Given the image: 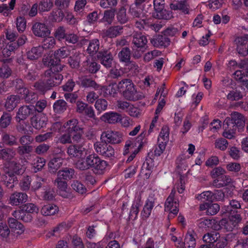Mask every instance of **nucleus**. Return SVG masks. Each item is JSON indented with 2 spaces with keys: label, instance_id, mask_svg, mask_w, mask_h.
I'll return each mask as SVG.
<instances>
[{
  "label": "nucleus",
  "instance_id": "1",
  "mask_svg": "<svg viewBox=\"0 0 248 248\" xmlns=\"http://www.w3.org/2000/svg\"><path fill=\"white\" fill-rule=\"evenodd\" d=\"M43 63L45 65L49 67L44 73L46 80L47 84L52 88L60 85L63 79V76L59 73L61 72L65 65H57L56 62H52L51 64L48 63L46 59L43 60Z\"/></svg>",
  "mask_w": 248,
  "mask_h": 248
},
{
  "label": "nucleus",
  "instance_id": "2",
  "mask_svg": "<svg viewBox=\"0 0 248 248\" xmlns=\"http://www.w3.org/2000/svg\"><path fill=\"white\" fill-rule=\"evenodd\" d=\"M78 121L77 119H71L67 121L63 125L68 132L72 136L73 142L78 143L81 140L84 133L83 129L78 124Z\"/></svg>",
  "mask_w": 248,
  "mask_h": 248
},
{
  "label": "nucleus",
  "instance_id": "3",
  "mask_svg": "<svg viewBox=\"0 0 248 248\" xmlns=\"http://www.w3.org/2000/svg\"><path fill=\"white\" fill-rule=\"evenodd\" d=\"M223 123L240 131L245 125V118L241 113L234 111L225 118Z\"/></svg>",
  "mask_w": 248,
  "mask_h": 248
},
{
  "label": "nucleus",
  "instance_id": "4",
  "mask_svg": "<svg viewBox=\"0 0 248 248\" xmlns=\"http://www.w3.org/2000/svg\"><path fill=\"white\" fill-rule=\"evenodd\" d=\"M166 145L167 144L162 141H157V145L155 146L154 151H151L148 154L145 161L144 162V166H146L147 170H151L154 169L155 165L154 161L155 157H158L163 153Z\"/></svg>",
  "mask_w": 248,
  "mask_h": 248
},
{
  "label": "nucleus",
  "instance_id": "5",
  "mask_svg": "<svg viewBox=\"0 0 248 248\" xmlns=\"http://www.w3.org/2000/svg\"><path fill=\"white\" fill-rule=\"evenodd\" d=\"M90 169L96 175H102L104 173L108 165L107 161L100 158L96 154H90Z\"/></svg>",
  "mask_w": 248,
  "mask_h": 248
},
{
  "label": "nucleus",
  "instance_id": "6",
  "mask_svg": "<svg viewBox=\"0 0 248 248\" xmlns=\"http://www.w3.org/2000/svg\"><path fill=\"white\" fill-rule=\"evenodd\" d=\"M230 214L229 221L225 218L220 220V224L221 225L222 228H224L228 232L232 231L235 226L242 220L240 215L238 214L237 211H234Z\"/></svg>",
  "mask_w": 248,
  "mask_h": 248
},
{
  "label": "nucleus",
  "instance_id": "7",
  "mask_svg": "<svg viewBox=\"0 0 248 248\" xmlns=\"http://www.w3.org/2000/svg\"><path fill=\"white\" fill-rule=\"evenodd\" d=\"M101 140L108 144H119L122 141L123 135L118 131L108 130L102 133Z\"/></svg>",
  "mask_w": 248,
  "mask_h": 248
},
{
  "label": "nucleus",
  "instance_id": "8",
  "mask_svg": "<svg viewBox=\"0 0 248 248\" xmlns=\"http://www.w3.org/2000/svg\"><path fill=\"white\" fill-rule=\"evenodd\" d=\"M94 147L98 154L105 157H110L114 155L113 148L106 142L102 141L97 142L94 143Z\"/></svg>",
  "mask_w": 248,
  "mask_h": 248
},
{
  "label": "nucleus",
  "instance_id": "9",
  "mask_svg": "<svg viewBox=\"0 0 248 248\" xmlns=\"http://www.w3.org/2000/svg\"><path fill=\"white\" fill-rule=\"evenodd\" d=\"M97 58L100 63L106 68L112 67L113 57L109 49H103L97 54Z\"/></svg>",
  "mask_w": 248,
  "mask_h": 248
},
{
  "label": "nucleus",
  "instance_id": "10",
  "mask_svg": "<svg viewBox=\"0 0 248 248\" xmlns=\"http://www.w3.org/2000/svg\"><path fill=\"white\" fill-rule=\"evenodd\" d=\"M35 113V106L33 105H23L20 107L16 113V120H25Z\"/></svg>",
  "mask_w": 248,
  "mask_h": 248
},
{
  "label": "nucleus",
  "instance_id": "11",
  "mask_svg": "<svg viewBox=\"0 0 248 248\" xmlns=\"http://www.w3.org/2000/svg\"><path fill=\"white\" fill-rule=\"evenodd\" d=\"M28 199L26 193L16 191L10 195L8 202L12 206H19L27 202Z\"/></svg>",
  "mask_w": 248,
  "mask_h": 248
},
{
  "label": "nucleus",
  "instance_id": "12",
  "mask_svg": "<svg viewBox=\"0 0 248 248\" xmlns=\"http://www.w3.org/2000/svg\"><path fill=\"white\" fill-rule=\"evenodd\" d=\"M31 31L33 34L38 37H46L50 34V31L44 23L35 22L33 24Z\"/></svg>",
  "mask_w": 248,
  "mask_h": 248
},
{
  "label": "nucleus",
  "instance_id": "13",
  "mask_svg": "<svg viewBox=\"0 0 248 248\" xmlns=\"http://www.w3.org/2000/svg\"><path fill=\"white\" fill-rule=\"evenodd\" d=\"M69 55V51L67 47L63 46L55 51L53 57H51L49 58H47L46 59L48 63L51 64L52 62L54 61L55 62L56 61L57 65H64L61 63V58L67 57Z\"/></svg>",
  "mask_w": 248,
  "mask_h": 248
},
{
  "label": "nucleus",
  "instance_id": "14",
  "mask_svg": "<svg viewBox=\"0 0 248 248\" xmlns=\"http://www.w3.org/2000/svg\"><path fill=\"white\" fill-rule=\"evenodd\" d=\"M132 46L138 48H146L148 40L146 36L141 32H135L131 36Z\"/></svg>",
  "mask_w": 248,
  "mask_h": 248
},
{
  "label": "nucleus",
  "instance_id": "15",
  "mask_svg": "<svg viewBox=\"0 0 248 248\" xmlns=\"http://www.w3.org/2000/svg\"><path fill=\"white\" fill-rule=\"evenodd\" d=\"M198 222V225L200 228H211L214 230H219L222 228L220 221L218 222L214 219L201 218Z\"/></svg>",
  "mask_w": 248,
  "mask_h": 248
},
{
  "label": "nucleus",
  "instance_id": "16",
  "mask_svg": "<svg viewBox=\"0 0 248 248\" xmlns=\"http://www.w3.org/2000/svg\"><path fill=\"white\" fill-rule=\"evenodd\" d=\"M236 51L238 53L242 56L248 55V40L246 37H238L235 39Z\"/></svg>",
  "mask_w": 248,
  "mask_h": 248
},
{
  "label": "nucleus",
  "instance_id": "17",
  "mask_svg": "<svg viewBox=\"0 0 248 248\" xmlns=\"http://www.w3.org/2000/svg\"><path fill=\"white\" fill-rule=\"evenodd\" d=\"M128 87V89L126 91L125 93H124L123 96L125 99L129 101H135L141 99L143 97L141 93L137 91L133 82Z\"/></svg>",
  "mask_w": 248,
  "mask_h": 248
},
{
  "label": "nucleus",
  "instance_id": "18",
  "mask_svg": "<svg viewBox=\"0 0 248 248\" xmlns=\"http://www.w3.org/2000/svg\"><path fill=\"white\" fill-rule=\"evenodd\" d=\"M124 31V27L120 25L112 26L108 28L102 34L103 38L105 37L115 38L121 35Z\"/></svg>",
  "mask_w": 248,
  "mask_h": 248
},
{
  "label": "nucleus",
  "instance_id": "19",
  "mask_svg": "<svg viewBox=\"0 0 248 248\" xmlns=\"http://www.w3.org/2000/svg\"><path fill=\"white\" fill-rule=\"evenodd\" d=\"M246 96L245 89L242 87L232 89L227 95L228 100L231 101H238Z\"/></svg>",
  "mask_w": 248,
  "mask_h": 248
},
{
  "label": "nucleus",
  "instance_id": "20",
  "mask_svg": "<svg viewBox=\"0 0 248 248\" xmlns=\"http://www.w3.org/2000/svg\"><path fill=\"white\" fill-rule=\"evenodd\" d=\"M100 119L105 123L115 124L120 122L122 119V116L117 112L110 111L105 113L101 116Z\"/></svg>",
  "mask_w": 248,
  "mask_h": 248
},
{
  "label": "nucleus",
  "instance_id": "21",
  "mask_svg": "<svg viewBox=\"0 0 248 248\" xmlns=\"http://www.w3.org/2000/svg\"><path fill=\"white\" fill-rule=\"evenodd\" d=\"M79 85L83 88H91L95 90L101 89V87L93 78L88 76H84L80 78Z\"/></svg>",
  "mask_w": 248,
  "mask_h": 248
},
{
  "label": "nucleus",
  "instance_id": "22",
  "mask_svg": "<svg viewBox=\"0 0 248 248\" xmlns=\"http://www.w3.org/2000/svg\"><path fill=\"white\" fill-rule=\"evenodd\" d=\"M201 211L206 210V214L208 216L217 214L220 210V206L217 203L205 202L200 205Z\"/></svg>",
  "mask_w": 248,
  "mask_h": 248
},
{
  "label": "nucleus",
  "instance_id": "23",
  "mask_svg": "<svg viewBox=\"0 0 248 248\" xmlns=\"http://www.w3.org/2000/svg\"><path fill=\"white\" fill-rule=\"evenodd\" d=\"M217 232H208L205 234L202 237V240L206 244L202 245L201 248H214V244L215 240L217 237L216 236Z\"/></svg>",
  "mask_w": 248,
  "mask_h": 248
},
{
  "label": "nucleus",
  "instance_id": "24",
  "mask_svg": "<svg viewBox=\"0 0 248 248\" xmlns=\"http://www.w3.org/2000/svg\"><path fill=\"white\" fill-rule=\"evenodd\" d=\"M16 120L17 122L16 129L18 132L25 135H29L32 133V128L28 121Z\"/></svg>",
  "mask_w": 248,
  "mask_h": 248
},
{
  "label": "nucleus",
  "instance_id": "25",
  "mask_svg": "<svg viewBox=\"0 0 248 248\" xmlns=\"http://www.w3.org/2000/svg\"><path fill=\"white\" fill-rule=\"evenodd\" d=\"M16 155V151L13 148L6 147L0 149V159L7 162H10Z\"/></svg>",
  "mask_w": 248,
  "mask_h": 248
},
{
  "label": "nucleus",
  "instance_id": "26",
  "mask_svg": "<svg viewBox=\"0 0 248 248\" xmlns=\"http://www.w3.org/2000/svg\"><path fill=\"white\" fill-rule=\"evenodd\" d=\"M21 97L18 95H10L7 97L5 107L9 111H12L20 103Z\"/></svg>",
  "mask_w": 248,
  "mask_h": 248
},
{
  "label": "nucleus",
  "instance_id": "27",
  "mask_svg": "<svg viewBox=\"0 0 248 248\" xmlns=\"http://www.w3.org/2000/svg\"><path fill=\"white\" fill-rule=\"evenodd\" d=\"M233 180L229 175H222L219 178L215 179L212 185L217 188L222 187L232 183Z\"/></svg>",
  "mask_w": 248,
  "mask_h": 248
},
{
  "label": "nucleus",
  "instance_id": "28",
  "mask_svg": "<svg viewBox=\"0 0 248 248\" xmlns=\"http://www.w3.org/2000/svg\"><path fill=\"white\" fill-rule=\"evenodd\" d=\"M25 171V168L19 162L12 161L10 163V169L6 172V174H13L16 176L22 175Z\"/></svg>",
  "mask_w": 248,
  "mask_h": 248
},
{
  "label": "nucleus",
  "instance_id": "29",
  "mask_svg": "<svg viewBox=\"0 0 248 248\" xmlns=\"http://www.w3.org/2000/svg\"><path fill=\"white\" fill-rule=\"evenodd\" d=\"M31 123L33 127L37 130L46 126V118L41 115H33L31 119Z\"/></svg>",
  "mask_w": 248,
  "mask_h": 248
},
{
  "label": "nucleus",
  "instance_id": "30",
  "mask_svg": "<svg viewBox=\"0 0 248 248\" xmlns=\"http://www.w3.org/2000/svg\"><path fill=\"white\" fill-rule=\"evenodd\" d=\"M176 191L174 189L171 190L169 197L167 198L165 203V208L166 211H171L175 208V203H177V209H178L179 203L177 199L175 198Z\"/></svg>",
  "mask_w": 248,
  "mask_h": 248
},
{
  "label": "nucleus",
  "instance_id": "31",
  "mask_svg": "<svg viewBox=\"0 0 248 248\" xmlns=\"http://www.w3.org/2000/svg\"><path fill=\"white\" fill-rule=\"evenodd\" d=\"M5 179L3 180V184L5 187L9 191H12L15 186L17 185L18 180L16 176L10 174H6Z\"/></svg>",
  "mask_w": 248,
  "mask_h": 248
},
{
  "label": "nucleus",
  "instance_id": "32",
  "mask_svg": "<svg viewBox=\"0 0 248 248\" xmlns=\"http://www.w3.org/2000/svg\"><path fill=\"white\" fill-rule=\"evenodd\" d=\"M100 46V41L98 39L94 38L89 41L86 51L90 55L93 56L98 54Z\"/></svg>",
  "mask_w": 248,
  "mask_h": 248
},
{
  "label": "nucleus",
  "instance_id": "33",
  "mask_svg": "<svg viewBox=\"0 0 248 248\" xmlns=\"http://www.w3.org/2000/svg\"><path fill=\"white\" fill-rule=\"evenodd\" d=\"M63 159L62 157H54L48 163V170L50 173H54L62 165Z\"/></svg>",
  "mask_w": 248,
  "mask_h": 248
},
{
  "label": "nucleus",
  "instance_id": "34",
  "mask_svg": "<svg viewBox=\"0 0 248 248\" xmlns=\"http://www.w3.org/2000/svg\"><path fill=\"white\" fill-rule=\"evenodd\" d=\"M43 52V48L40 46L32 47L26 52L27 58L30 60H36L42 56Z\"/></svg>",
  "mask_w": 248,
  "mask_h": 248
},
{
  "label": "nucleus",
  "instance_id": "35",
  "mask_svg": "<svg viewBox=\"0 0 248 248\" xmlns=\"http://www.w3.org/2000/svg\"><path fill=\"white\" fill-rule=\"evenodd\" d=\"M54 184L58 188L59 194L63 197H67L68 193L66 192L67 188L66 180H63L62 178H59V176H57Z\"/></svg>",
  "mask_w": 248,
  "mask_h": 248
},
{
  "label": "nucleus",
  "instance_id": "36",
  "mask_svg": "<svg viewBox=\"0 0 248 248\" xmlns=\"http://www.w3.org/2000/svg\"><path fill=\"white\" fill-rule=\"evenodd\" d=\"M17 219L10 217L8 219V224L10 228L14 232L18 231L16 233L17 234H21L24 231V227L23 224L17 220Z\"/></svg>",
  "mask_w": 248,
  "mask_h": 248
},
{
  "label": "nucleus",
  "instance_id": "37",
  "mask_svg": "<svg viewBox=\"0 0 248 248\" xmlns=\"http://www.w3.org/2000/svg\"><path fill=\"white\" fill-rule=\"evenodd\" d=\"M153 16L157 19L169 20L172 17V15L171 11L163 8L155 10V12L153 13Z\"/></svg>",
  "mask_w": 248,
  "mask_h": 248
},
{
  "label": "nucleus",
  "instance_id": "38",
  "mask_svg": "<svg viewBox=\"0 0 248 248\" xmlns=\"http://www.w3.org/2000/svg\"><path fill=\"white\" fill-rule=\"evenodd\" d=\"M75 167L80 170H86L90 169V155L80 158L76 162Z\"/></svg>",
  "mask_w": 248,
  "mask_h": 248
},
{
  "label": "nucleus",
  "instance_id": "39",
  "mask_svg": "<svg viewBox=\"0 0 248 248\" xmlns=\"http://www.w3.org/2000/svg\"><path fill=\"white\" fill-rule=\"evenodd\" d=\"M155 206V202L154 200H150L148 199L143 208L141 212V216L144 220L147 219L151 215L152 210Z\"/></svg>",
  "mask_w": 248,
  "mask_h": 248
},
{
  "label": "nucleus",
  "instance_id": "40",
  "mask_svg": "<svg viewBox=\"0 0 248 248\" xmlns=\"http://www.w3.org/2000/svg\"><path fill=\"white\" fill-rule=\"evenodd\" d=\"M83 67L89 73H96L100 69V65L93 60L87 59L83 62Z\"/></svg>",
  "mask_w": 248,
  "mask_h": 248
},
{
  "label": "nucleus",
  "instance_id": "41",
  "mask_svg": "<svg viewBox=\"0 0 248 248\" xmlns=\"http://www.w3.org/2000/svg\"><path fill=\"white\" fill-rule=\"evenodd\" d=\"M75 175V170L71 168H64L60 170L57 173V176L63 180L68 181L73 179Z\"/></svg>",
  "mask_w": 248,
  "mask_h": 248
},
{
  "label": "nucleus",
  "instance_id": "42",
  "mask_svg": "<svg viewBox=\"0 0 248 248\" xmlns=\"http://www.w3.org/2000/svg\"><path fill=\"white\" fill-rule=\"evenodd\" d=\"M195 233L193 230L188 231L186 235L184 242L185 248H194L196 246V240L194 238Z\"/></svg>",
  "mask_w": 248,
  "mask_h": 248
},
{
  "label": "nucleus",
  "instance_id": "43",
  "mask_svg": "<svg viewBox=\"0 0 248 248\" xmlns=\"http://www.w3.org/2000/svg\"><path fill=\"white\" fill-rule=\"evenodd\" d=\"M68 108L67 103L63 99H59L55 101L53 105V109L57 114H62Z\"/></svg>",
  "mask_w": 248,
  "mask_h": 248
},
{
  "label": "nucleus",
  "instance_id": "44",
  "mask_svg": "<svg viewBox=\"0 0 248 248\" xmlns=\"http://www.w3.org/2000/svg\"><path fill=\"white\" fill-rule=\"evenodd\" d=\"M33 87L35 90L43 94H44L46 92L52 88L50 85L47 84V82L46 79L36 81L34 84Z\"/></svg>",
  "mask_w": 248,
  "mask_h": 248
},
{
  "label": "nucleus",
  "instance_id": "45",
  "mask_svg": "<svg viewBox=\"0 0 248 248\" xmlns=\"http://www.w3.org/2000/svg\"><path fill=\"white\" fill-rule=\"evenodd\" d=\"M84 148L80 145H71L67 149V153L71 157L80 156L83 154Z\"/></svg>",
  "mask_w": 248,
  "mask_h": 248
},
{
  "label": "nucleus",
  "instance_id": "46",
  "mask_svg": "<svg viewBox=\"0 0 248 248\" xmlns=\"http://www.w3.org/2000/svg\"><path fill=\"white\" fill-rule=\"evenodd\" d=\"M58 211V207L53 204L45 205L41 210V214L45 216L54 215Z\"/></svg>",
  "mask_w": 248,
  "mask_h": 248
},
{
  "label": "nucleus",
  "instance_id": "47",
  "mask_svg": "<svg viewBox=\"0 0 248 248\" xmlns=\"http://www.w3.org/2000/svg\"><path fill=\"white\" fill-rule=\"evenodd\" d=\"M1 140L3 143L8 146H14L18 145L17 138L13 135L4 133L2 135Z\"/></svg>",
  "mask_w": 248,
  "mask_h": 248
},
{
  "label": "nucleus",
  "instance_id": "48",
  "mask_svg": "<svg viewBox=\"0 0 248 248\" xmlns=\"http://www.w3.org/2000/svg\"><path fill=\"white\" fill-rule=\"evenodd\" d=\"M12 216L16 218L21 219L25 222H31L32 219L31 214L19 210L14 211L12 213Z\"/></svg>",
  "mask_w": 248,
  "mask_h": 248
},
{
  "label": "nucleus",
  "instance_id": "49",
  "mask_svg": "<svg viewBox=\"0 0 248 248\" xmlns=\"http://www.w3.org/2000/svg\"><path fill=\"white\" fill-rule=\"evenodd\" d=\"M170 6L171 10L174 11L179 10L186 14L188 13V9L186 0H180L175 3H171Z\"/></svg>",
  "mask_w": 248,
  "mask_h": 248
},
{
  "label": "nucleus",
  "instance_id": "50",
  "mask_svg": "<svg viewBox=\"0 0 248 248\" xmlns=\"http://www.w3.org/2000/svg\"><path fill=\"white\" fill-rule=\"evenodd\" d=\"M118 58L121 62L125 63L131 59V50L128 47H124L118 53Z\"/></svg>",
  "mask_w": 248,
  "mask_h": 248
},
{
  "label": "nucleus",
  "instance_id": "51",
  "mask_svg": "<svg viewBox=\"0 0 248 248\" xmlns=\"http://www.w3.org/2000/svg\"><path fill=\"white\" fill-rule=\"evenodd\" d=\"M17 48V45H16L15 42L10 41L7 44L2 51L4 57L8 58L10 57L12 53L14 52Z\"/></svg>",
  "mask_w": 248,
  "mask_h": 248
},
{
  "label": "nucleus",
  "instance_id": "52",
  "mask_svg": "<svg viewBox=\"0 0 248 248\" xmlns=\"http://www.w3.org/2000/svg\"><path fill=\"white\" fill-rule=\"evenodd\" d=\"M43 191L41 193V197L44 200H52L55 196V192L54 189L49 185L45 186Z\"/></svg>",
  "mask_w": 248,
  "mask_h": 248
},
{
  "label": "nucleus",
  "instance_id": "53",
  "mask_svg": "<svg viewBox=\"0 0 248 248\" xmlns=\"http://www.w3.org/2000/svg\"><path fill=\"white\" fill-rule=\"evenodd\" d=\"M64 17V14L62 9L58 8L57 9H54L50 13L49 18L53 22H60L62 21Z\"/></svg>",
  "mask_w": 248,
  "mask_h": 248
},
{
  "label": "nucleus",
  "instance_id": "54",
  "mask_svg": "<svg viewBox=\"0 0 248 248\" xmlns=\"http://www.w3.org/2000/svg\"><path fill=\"white\" fill-rule=\"evenodd\" d=\"M38 4V9L41 12H48L53 6L52 0H40Z\"/></svg>",
  "mask_w": 248,
  "mask_h": 248
},
{
  "label": "nucleus",
  "instance_id": "55",
  "mask_svg": "<svg viewBox=\"0 0 248 248\" xmlns=\"http://www.w3.org/2000/svg\"><path fill=\"white\" fill-rule=\"evenodd\" d=\"M117 21L121 24L126 23L129 19L126 15V10L124 7H122L116 14Z\"/></svg>",
  "mask_w": 248,
  "mask_h": 248
},
{
  "label": "nucleus",
  "instance_id": "56",
  "mask_svg": "<svg viewBox=\"0 0 248 248\" xmlns=\"http://www.w3.org/2000/svg\"><path fill=\"white\" fill-rule=\"evenodd\" d=\"M132 82L131 79L127 78L124 79L119 82L117 85V88L119 92L122 93L123 95H124V93H125L126 91L128 89V87L131 85Z\"/></svg>",
  "mask_w": 248,
  "mask_h": 248
},
{
  "label": "nucleus",
  "instance_id": "57",
  "mask_svg": "<svg viewBox=\"0 0 248 248\" xmlns=\"http://www.w3.org/2000/svg\"><path fill=\"white\" fill-rule=\"evenodd\" d=\"M38 78V74L35 69H29L25 71L24 78L29 82H33Z\"/></svg>",
  "mask_w": 248,
  "mask_h": 248
},
{
  "label": "nucleus",
  "instance_id": "58",
  "mask_svg": "<svg viewBox=\"0 0 248 248\" xmlns=\"http://www.w3.org/2000/svg\"><path fill=\"white\" fill-rule=\"evenodd\" d=\"M128 13L133 18H140L142 13L141 8L140 6L133 3L129 6Z\"/></svg>",
  "mask_w": 248,
  "mask_h": 248
},
{
  "label": "nucleus",
  "instance_id": "59",
  "mask_svg": "<svg viewBox=\"0 0 248 248\" xmlns=\"http://www.w3.org/2000/svg\"><path fill=\"white\" fill-rule=\"evenodd\" d=\"M45 38L42 43V46H41V47L43 48V50H44V49L53 48L56 45L55 39L51 36L46 37Z\"/></svg>",
  "mask_w": 248,
  "mask_h": 248
},
{
  "label": "nucleus",
  "instance_id": "60",
  "mask_svg": "<svg viewBox=\"0 0 248 248\" xmlns=\"http://www.w3.org/2000/svg\"><path fill=\"white\" fill-rule=\"evenodd\" d=\"M223 128H224V131L223 132L222 135L224 138L228 139H232L235 137V134L236 131L235 129L228 125H226L224 123Z\"/></svg>",
  "mask_w": 248,
  "mask_h": 248
},
{
  "label": "nucleus",
  "instance_id": "61",
  "mask_svg": "<svg viewBox=\"0 0 248 248\" xmlns=\"http://www.w3.org/2000/svg\"><path fill=\"white\" fill-rule=\"evenodd\" d=\"M89 118L92 119V122L93 124H97L99 120L96 117L93 108L88 105L83 112Z\"/></svg>",
  "mask_w": 248,
  "mask_h": 248
},
{
  "label": "nucleus",
  "instance_id": "62",
  "mask_svg": "<svg viewBox=\"0 0 248 248\" xmlns=\"http://www.w3.org/2000/svg\"><path fill=\"white\" fill-rule=\"evenodd\" d=\"M12 120L11 115L7 112H4L0 119V127L5 128L10 125Z\"/></svg>",
  "mask_w": 248,
  "mask_h": 248
},
{
  "label": "nucleus",
  "instance_id": "63",
  "mask_svg": "<svg viewBox=\"0 0 248 248\" xmlns=\"http://www.w3.org/2000/svg\"><path fill=\"white\" fill-rule=\"evenodd\" d=\"M66 28L64 26H59L55 30L54 35L59 41L64 40L67 35Z\"/></svg>",
  "mask_w": 248,
  "mask_h": 248
},
{
  "label": "nucleus",
  "instance_id": "64",
  "mask_svg": "<svg viewBox=\"0 0 248 248\" xmlns=\"http://www.w3.org/2000/svg\"><path fill=\"white\" fill-rule=\"evenodd\" d=\"M31 177L30 176H24L19 182V186L23 191L28 190L31 186Z\"/></svg>",
  "mask_w": 248,
  "mask_h": 248
}]
</instances>
